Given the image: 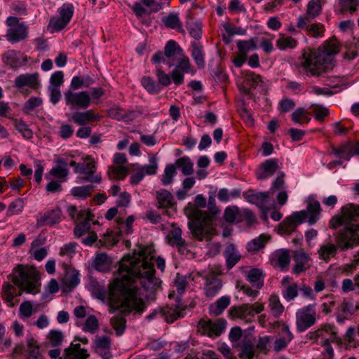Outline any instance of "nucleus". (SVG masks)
Returning a JSON list of instances; mask_svg holds the SVG:
<instances>
[{"label": "nucleus", "mask_w": 359, "mask_h": 359, "mask_svg": "<svg viewBox=\"0 0 359 359\" xmlns=\"http://www.w3.org/2000/svg\"><path fill=\"white\" fill-rule=\"evenodd\" d=\"M154 250L147 246L128 255L120 262L118 273L109 286L111 306L122 313L141 315L146 309L143 297L146 292H154L161 285L155 276Z\"/></svg>", "instance_id": "1"}, {"label": "nucleus", "mask_w": 359, "mask_h": 359, "mask_svg": "<svg viewBox=\"0 0 359 359\" xmlns=\"http://www.w3.org/2000/svg\"><path fill=\"white\" fill-rule=\"evenodd\" d=\"M329 225L332 229L344 226L339 231V245L343 250L359 245V205L348 203L341 207L340 213L331 218Z\"/></svg>", "instance_id": "2"}, {"label": "nucleus", "mask_w": 359, "mask_h": 359, "mask_svg": "<svg viewBox=\"0 0 359 359\" xmlns=\"http://www.w3.org/2000/svg\"><path fill=\"white\" fill-rule=\"evenodd\" d=\"M11 276L13 284L19 290L10 283L4 284L3 297L9 306L12 307L15 304L14 298L20 296L22 290L31 294H36L40 291V273L35 267L18 265L14 269Z\"/></svg>", "instance_id": "3"}, {"label": "nucleus", "mask_w": 359, "mask_h": 359, "mask_svg": "<svg viewBox=\"0 0 359 359\" xmlns=\"http://www.w3.org/2000/svg\"><path fill=\"white\" fill-rule=\"evenodd\" d=\"M339 51L336 39L327 41L318 50H305L299 58V65L307 74L318 76L332 66V56Z\"/></svg>", "instance_id": "4"}, {"label": "nucleus", "mask_w": 359, "mask_h": 359, "mask_svg": "<svg viewBox=\"0 0 359 359\" xmlns=\"http://www.w3.org/2000/svg\"><path fill=\"white\" fill-rule=\"evenodd\" d=\"M208 208L210 213L200 210L196 208L189 210L185 209L186 214L193 220L189 222V227L194 238L200 241H209L215 234L216 230L213 226V221L219 212V210L215 204V200H209Z\"/></svg>", "instance_id": "5"}, {"label": "nucleus", "mask_w": 359, "mask_h": 359, "mask_svg": "<svg viewBox=\"0 0 359 359\" xmlns=\"http://www.w3.org/2000/svg\"><path fill=\"white\" fill-rule=\"evenodd\" d=\"M264 309V304L255 302L252 304H245L240 306L231 307L229 313L231 318L248 323L252 322L255 314L260 313Z\"/></svg>", "instance_id": "6"}, {"label": "nucleus", "mask_w": 359, "mask_h": 359, "mask_svg": "<svg viewBox=\"0 0 359 359\" xmlns=\"http://www.w3.org/2000/svg\"><path fill=\"white\" fill-rule=\"evenodd\" d=\"M57 16L50 18L48 24L53 32H60L67 26L74 15V7L71 3H65L57 9Z\"/></svg>", "instance_id": "7"}, {"label": "nucleus", "mask_w": 359, "mask_h": 359, "mask_svg": "<svg viewBox=\"0 0 359 359\" xmlns=\"http://www.w3.org/2000/svg\"><path fill=\"white\" fill-rule=\"evenodd\" d=\"M316 321V304L305 306L296 313V326L299 332H303L313 326Z\"/></svg>", "instance_id": "8"}, {"label": "nucleus", "mask_w": 359, "mask_h": 359, "mask_svg": "<svg viewBox=\"0 0 359 359\" xmlns=\"http://www.w3.org/2000/svg\"><path fill=\"white\" fill-rule=\"evenodd\" d=\"M191 74L194 75L195 70L192 67L188 57L180 54L177 58V64L175 69L171 72V77L174 83L180 86L183 83L184 79V74Z\"/></svg>", "instance_id": "9"}, {"label": "nucleus", "mask_w": 359, "mask_h": 359, "mask_svg": "<svg viewBox=\"0 0 359 359\" xmlns=\"http://www.w3.org/2000/svg\"><path fill=\"white\" fill-rule=\"evenodd\" d=\"M96 162L90 156L83 158V162L79 163L76 173L84 174V179L92 183H100L102 180L100 174H95Z\"/></svg>", "instance_id": "10"}, {"label": "nucleus", "mask_w": 359, "mask_h": 359, "mask_svg": "<svg viewBox=\"0 0 359 359\" xmlns=\"http://www.w3.org/2000/svg\"><path fill=\"white\" fill-rule=\"evenodd\" d=\"M65 100L66 105L71 109H86L90 104L91 97L86 91L74 92L68 90L65 93Z\"/></svg>", "instance_id": "11"}, {"label": "nucleus", "mask_w": 359, "mask_h": 359, "mask_svg": "<svg viewBox=\"0 0 359 359\" xmlns=\"http://www.w3.org/2000/svg\"><path fill=\"white\" fill-rule=\"evenodd\" d=\"M226 321L224 319L216 320L201 319L198 322V330L202 334L210 337L219 336L225 330Z\"/></svg>", "instance_id": "12"}, {"label": "nucleus", "mask_w": 359, "mask_h": 359, "mask_svg": "<svg viewBox=\"0 0 359 359\" xmlns=\"http://www.w3.org/2000/svg\"><path fill=\"white\" fill-rule=\"evenodd\" d=\"M149 164L141 166L136 164V168L133 170L130 176V184L137 185L144 177L145 175H155L158 170V162L155 156H150L149 158Z\"/></svg>", "instance_id": "13"}, {"label": "nucleus", "mask_w": 359, "mask_h": 359, "mask_svg": "<svg viewBox=\"0 0 359 359\" xmlns=\"http://www.w3.org/2000/svg\"><path fill=\"white\" fill-rule=\"evenodd\" d=\"M337 328L332 324H322L320 327L312 332H309L306 334V338L309 340L317 341L321 339L320 342L336 341H337Z\"/></svg>", "instance_id": "14"}, {"label": "nucleus", "mask_w": 359, "mask_h": 359, "mask_svg": "<svg viewBox=\"0 0 359 359\" xmlns=\"http://www.w3.org/2000/svg\"><path fill=\"white\" fill-rule=\"evenodd\" d=\"M262 82L261 76L250 70L243 71L241 76L237 79L239 89L245 94L249 93Z\"/></svg>", "instance_id": "15"}, {"label": "nucleus", "mask_w": 359, "mask_h": 359, "mask_svg": "<svg viewBox=\"0 0 359 359\" xmlns=\"http://www.w3.org/2000/svg\"><path fill=\"white\" fill-rule=\"evenodd\" d=\"M304 212H294L278 225V233L289 235L296 231L297 227L304 222Z\"/></svg>", "instance_id": "16"}, {"label": "nucleus", "mask_w": 359, "mask_h": 359, "mask_svg": "<svg viewBox=\"0 0 359 359\" xmlns=\"http://www.w3.org/2000/svg\"><path fill=\"white\" fill-rule=\"evenodd\" d=\"M15 86L18 89L28 87L32 90H38L41 86L39 73L20 74L15 79Z\"/></svg>", "instance_id": "17"}, {"label": "nucleus", "mask_w": 359, "mask_h": 359, "mask_svg": "<svg viewBox=\"0 0 359 359\" xmlns=\"http://www.w3.org/2000/svg\"><path fill=\"white\" fill-rule=\"evenodd\" d=\"M332 153L338 158L349 161L355 155L359 156V142H347L332 148Z\"/></svg>", "instance_id": "18"}, {"label": "nucleus", "mask_w": 359, "mask_h": 359, "mask_svg": "<svg viewBox=\"0 0 359 359\" xmlns=\"http://www.w3.org/2000/svg\"><path fill=\"white\" fill-rule=\"evenodd\" d=\"M299 212H304L305 214L304 222L307 219V222L310 225H313L320 219L322 208L320 203L313 197L310 196L307 199L306 209Z\"/></svg>", "instance_id": "19"}, {"label": "nucleus", "mask_w": 359, "mask_h": 359, "mask_svg": "<svg viewBox=\"0 0 359 359\" xmlns=\"http://www.w3.org/2000/svg\"><path fill=\"white\" fill-rule=\"evenodd\" d=\"M29 36L28 27L25 22L17 24L15 27L7 29L5 37L12 44L26 40Z\"/></svg>", "instance_id": "20"}, {"label": "nucleus", "mask_w": 359, "mask_h": 359, "mask_svg": "<svg viewBox=\"0 0 359 359\" xmlns=\"http://www.w3.org/2000/svg\"><path fill=\"white\" fill-rule=\"evenodd\" d=\"M337 244L333 243L331 241L325 242L321 244L318 250V255L320 259L328 262L332 257H335L337 253L338 249L341 251H346L343 250L339 245V234L337 236Z\"/></svg>", "instance_id": "21"}, {"label": "nucleus", "mask_w": 359, "mask_h": 359, "mask_svg": "<svg viewBox=\"0 0 359 359\" xmlns=\"http://www.w3.org/2000/svg\"><path fill=\"white\" fill-rule=\"evenodd\" d=\"M156 199L157 201V208L165 210V212L170 215V210H175V201L172 194L166 189H160L156 191Z\"/></svg>", "instance_id": "22"}, {"label": "nucleus", "mask_w": 359, "mask_h": 359, "mask_svg": "<svg viewBox=\"0 0 359 359\" xmlns=\"http://www.w3.org/2000/svg\"><path fill=\"white\" fill-rule=\"evenodd\" d=\"M271 264L281 270H286L290 262V251L286 249H278L270 256Z\"/></svg>", "instance_id": "23"}, {"label": "nucleus", "mask_w": 359, "mask_h": 359, "mask_svg": "<svg viewBox=\"0 0 359 359\" xmlns=\"http://www.w3.org/2000/svg\"><path fill=\"white\" fill-rule=\"evenodd\" d=\"M101 116L98 114H95L92 109H89L85 111H75L74 112L70 118L74 123L79 126H84L86 124L98 121Z\"/></svg>", "instance_id": "24"}, {"label": "nucleus", "mask_w": 359, "mask_h": 359, "mask_svg": "<svg viewBox=\"0 0 359 359\" xmlns=\"http://www.w3.org/2000/svg\"><path fill=\"white\" fill-rule=\"evenodd\" d=\"M81 217H83V219H80L76 222V225L74 228V234L77 237H81L90 229L91 222L93 221V215L89 211H83L79 214Z\"/></svg>", "instance_id": "25"}, {"label": "nucleus", "mask_w": 359, "mask_h": 359, "mask_svg": "<svg viewBox=\"0 0 359 359\" xmlns=\"http://www.w3.org/2000/svg\"><path fill=\"white\" fill-rule=\"evenodd\" d=\"M62 211L60 208H55L44 212L37 219L38 226L50 225L52 226L59 223L61 219Z\"/></svg>", "instance_id": "26"}, {"label": "nucleus", "mask_w": 359, "mask_h": 359, "mask_svg": "<svg viewBox=\"0 0 359 359\" xmlns=\"http://www.w3.org/2000/svg\"><path fill=\"white\" fill-rule=\"evenodd\" d=\"M282 294L285 300L287 302L294 299L298 295V286L296 283L293 281L292 278L285 276L283 278L282 281Z\"/></svg>", "instance_id": "27"}, {"label": "nucleus", "mask_w": 359, "mask_h": 359, "mask_svg": "<svg viewBox=\"0 0 359 359\" xmlns=\"http://www.w3.org/2000/svg\"><path fill=\"white\" fill-rule=\"evenodd\" d=\"M88 357L87 351L81 348L79 343H72L70 346L65 349L63 358L60 359H86Z\"/></svg>", "instance_id": "28"}, {"label": "nucleus", "mask_w": 359, "mask_h": 359, "mask_svg": "<svg viewBox=\"0 0 359 359\" xmlns=\"http://www.w3.org/2000/svg\"><path fill=\"white\" fill-rule=\"evenodd\" d=\"M56 165L49 171V175L60 179H65L69 174L68 161L60 158L55 161Z\"/></svg>", "instance_id": "29"}, {"label": "nucleus", "mask_w": 359, "mask_h": 359, "mask_svg": "<svg viewBox=\"0 0 359 359\" xmlns=\"http://www.w3.org/2000/svg\"><path fill=\"white\" fill-rule=\"evenodd\" d=\"M97 352L102 355L104 359H109L111 357L110 347L111 339L109 337H97L95 340Z\"/></svg>", "instance_id": "30"}, {"label": "nucleus", "mask_w": 359, "mask_h": 359, "mask_svg": "<svg viewBox=\"0 0 359 359\" xmlns=\"http://www.w3.org/2000/svg\"><path fill=\"white\" fill-rule=\"evenodd\" d=\"M191 55L194 61L199 69H203L205 67V55L203 46L200 43L195 41L191 43Z\"/></svg>", "instance_id": "31"}, {"label": "nucleus", "mask_w": 359, "mask_h": 359, "mask_svg": "<svg viewBox=\"0 0 359 359\" xmlns=\"http://www.w3.org/2000/svg\"><path fill=\"white\" fill-rule=\"evenodd\" d=\"M293 335L289 330V327L283 324L281 337L277 339L274 342V350L279 352L286 348L288 344L292 341Z\"/></svg>", "instance_id": "32"}, {"label": "nucleus", "mask_w": 359, "mask_h": 359, "mask_svg": "<svg viewBox=\"0 0 359 359\" xmlns=\"http://www.w3.org/2000/svg\"><path fill=\"white\" fill-rule=\"evenodd\" d=\"M222 282L217 277H210L206 279L204 286L205 294L208 297H215L222 289Z\"/></svg>", "instance_id": "33"}, {"label": "nucleus", "mask_w": 359, "mask_h": 359, "mask_svg": "<svg viewBox=\"0 0 359 359\" xmlns=\"http://www.w3.org/2000/svg\"><path fill=\"white\" fill-rule=\"evenodd\" d=\"M20 55V52L8 50L2 55V62L12 69L19 68L23 65Z\"/></svg>", "instance_id": "34"}, {"label": "nucleus", "mask_w": 359, "mask_h": 359, "mask_svg": "<svg viewBox=\"0 0 359 359\" xmlns=\"http://www.w3.org/2000/svg\"><path fill=\"white\" fill-rule=\"evenodd\" d=\"M62 283L65 290H71L75 287L79 283V273L72 269H68L62 279Z\"/></svg>", "instance_id": "35"}, {"label": "nucleus", "mask_w": 359, "mask_h": 359, "mask_svg": "<svg viewBox=\"0 0 359 359\" xmlns=\"http://www.w3.org/2000/svg\"><path fill=\"white\" fill-rule=\"evenodd\" d=\"M230 303L231 298L229 296H222L215 303L210 305L209 313L211 315L219 316L229 306Z\"/></svg>", "instance_id": "36"}, {"label": "nucleus", "mask_w": 359, "mask_h": 359, "mask_svg": "<svg viewBox=\"0 0 359 359\" xmlns=\"http://www.w3.org/2000/svg\"><path fill=\"white\" fill-rule=\"evenodd\" d=\"M184 310H180L179 307L166 306L160 311V314L165 318L166 322L171 323L179 318L184 317Z\"/></svg>", "instance_id": "37"}, {"label": "nucleus", "mask_w": 359, "mask_h": 359, "mask_svg": "<svg viewBox=\"0 0 359 359\" xmlns=\"http://www.w3.org/2000/svg\"><path fill=\"white\" fill-rule=\"evenodd\" d=\"M278 169V161L276 158L266 160L260 167V177L266 178L273 175Z\"/></svg>", "instance_id": "38"}, {"label": "nucleus", "mask_w": 359, "mask_h": 359, "mask_svg": "<svg viewBox=\"0 0 359 359\" xmlns=\"http://www.w3.org/2000/svg\"><path fill=\"white\" fill-rule=\"evenodd\" d=\"M225 258L228 269H232L240 260L241 256L235 245L230 244L225 250Z\"/></svg>", "instance_id": "39"}, {"label": "nucleus", "mask_w": 359, "mask_h": 359, "mask_svg": "<svg viewBox=\"0 0 359 359\" xmlns=\"http://www.w3.org/2000/svg\"><path fill=\"white\" fill-rule=\"evenodd\" d=\"M291 119L296 124L306 125L311 120V113L303 107H299L292 113Z\"/></svg>", "instance_id": "40"}, {"label": "nucleus", "mask_w": 359, "mask_h": 359, "mask_svg": "<svg viewBox=\"0 0 359 359\" xmlns=\"http://www.w3.org/2000/svg\"><path fill=\"white\" fill-rule=\"evenodd\" d=\"M247 280L257 289H261L264 285V275L258 269H251L246 272Z\"/></svg>", "instance_id": "41"}, {"label": "nucleus", "mask_w": 359, "mask_h": 359, "mask_svg": "<svg viewBox=\"0 0 359 359\" xmlns=\"http://www.w3.org/2000/svg\"><path fill=\"white\" fill-rule=\"evenodd\" d=\"M297 45L298 41L296 39L282 34H280V37L276 40V46L280 50L294 49Z\"/></svg>", "instance_id": "42"}, {"label": "nucleus", "mask_w": 359, "mask_h": 359, "mask_svg": "<svg viewBox=\"0 0 359 359\" xmlns=\"http://www.w3.org/2000/svg\"><path fill=\"white\" fill-rule=\"evenodd\" d=\"M15 128L21 134L25 140H30L33 137V131L22 118H13Z\"/></svg>", "instance_id": "43"}, {"label": "nucleus", "mask_w": 359, "mask_h": 359, "mask_svg": "<svg viewBox=\"0 0 359 359\" xmlns=\"http://www.w3.org/2000/svg\"><path fill=\"white\" fill-rule=\"evenodd\" d=\"M175 165V168H180L184 175H190L194 172V163L187 156L177 159Z\"/></svg>", "instance_id": "44"}, {"label": "nucleus", "mask_w": 359, "mask_h": 359, "mask_svg": "<svg viewBox=\"0 0 359 359\" xmlns=\"http://www.w3.org/2000/svg\"><path fill=\"white\" fill-rule=\"evenodd\" d=\"M78 326H81L83 332L95 334L99 329V320L94 315H90L87 317L86 321L83 324L76 322Z\"/></svg>", "instance_id": "45"}, {"label": "nucleus", "mask_w": 359, "mask_h": 359, "mask_svg": "<svg viewBox=\"0 0 359 359\" xmlns=\"http://www.w3.org/2000/svg\"><path fill=\"white\" fill-rule=\"evenodd\" d=\"M110 265L111 261L106 254L100 253L96 255L93 266L97 271L106 272L109 270Z\"/></svg>", "instance_id": "46"}, {"label": "nucleus", "mask_w": 359, "mask_h": 359, "mask_svg": "<svg viewBox=\"0 0 359 359\" xmlns=\"http://www.w3.org/2000/svg\"><path fill=\"white\" fill-rule=\"evenodd\" d=\"M269 308L270 313L275 317L280 316L284 311V306L281 304L279 297L276 294H271L269 299Z\"/></svg>", "instance_id": "47"}, {"label": "nucleus", "mask_w": 359, "mask_h": 359, "mask_svg": "<svg viewBox=\"0 0 359 359\" xmlns=\"http://www.w3.org/2000/svg\"><path fill=\"white\" fill-rule=\"evenodd\" d=\"M255 353V348L254 344L250 340L247 339L242 342L241 345V352L239 357L241 359H252Z\"/></svg>", "instance_id": "48"}, {"label": "nucleus", "mask_w": 359, "mask_h": 359, "mask_svg": "<svg viewBox=\"0 0 359 359\" xmlns=\"http://www.w3.org/2000/svg\"><path fill=\"white\" fill-rule=\"evenodd\" d=\"M270 236L266 234H262L259 237L253 239L247 245V249L250 252H256L263 248L266 243L269 241Z\"/></svg>", "instance_id": "49"}, {"label": "nucleus", "mask_w": 359, "mask_h": 359, "mask_svg": "<svg viewBox=\"0 0 359 359\" xmlns=\"http://www.w3.org/2000/svg\"><path fill=\"white\" fill-rule=\"evenodd\" d=\"M128 168L123 165H111L109 168L108 175L111 180H123L128 174Z\"/></svg>", "instance_id": "50"}, {"label": "nucleus", "mask_w": 359, "mask_h": 359, "mask_svg": "<svg viewBox=\"0 0 359 359\" xmlns=\"http://www.w3.org/2000/svg\"><path fill=\"white\" fill-rule=\"evenodd\" d=\"M163 22L165 27L175 29L177 32H184L182 24L177 14L170 13L168 16L163 18Z\"/></svg>", "instance_id": "51"}, {"label": "nucleus", "mask_w": 359, "mask_h": 359, "mask_svg": "<svg viewBox=\"0 0 359 359\" xmlns=\"http://www.w3.org/2000/svg\"><path fill=\"white\" fill-rule=\"evenodd\" d=\"M141 84L150 94H157L161 90L160 85L150 76H143L141 79Z\"/></svg>", "instance_id": "52"}, {"label": "nucleus", "mask_w": 359, "mask_h": 359, "mask_svg": "<svg viewBox=\"0 0 359 359\" xmlns=\"http://www.w3.org/2000/svg\"><path fill=\"white\" fill-rule=\"evenodd\" d=\"M322 0H311L306 6V15L313 20L317 18L322 11Z\"/></svg>", "instance_id": "53"}, {"label": "nucleus", "mask_w": 359, "mask_h": 359, "mask_svg": "<svg viewBox=\"0 0 359 359\" xmlns=\"http://www.w3.org/2000/svg\"><path fill=\"white\" fill-rule=\"evenodd\" d=\"M122 233L118 230L107 231L104 234L103 242L107 247H112L116 245L121 239Z\"/></svg>", "instance_id": "54"}, {"label": "nucleus", "mask_w": 359, "mask_h": 359, "mask_svg": "<svg viewBox=\"0 0 359 359\" xmlns=\"http://www.w3.org/2000/svg\"><path fill=\"white\" fill-rule=\"evenodd\" d=\"M237 48L240 53L245 55L248 52L255 50L257 48V41L255 39L251 38L249 40H239L237 41Z\"/></svg>", "instance_id": "55"}, {"label": "nucleus", "mask_w": 359, "mask_h": 359, "mask_svg": "<svg viewBox=\"0 0 359 359\" xmlns=\"http://www.w3.org/2000/svg\"><path fill=\"white\" fill-rule=\"evenodd\" d=\"M140 2H135L133 7L132 10L135 13L137 16H142L146 13V9L144 6L151 8L155 6L156 1L155 0H140Z\"/></svg>", "instance_id": "56"}, {"label": "nucleus", "mask_w": 359, "mask_h": 359, "mask_svg": "<svg viewBox=\"0 0 359 359\" xmlns=\"http://www.w3.org/2000/svg\"><path fill=\"white\" fill-rule=\"evenodd\" d=\"M310 109L313 113L315 119L318 122H323L325 118L329 115V109L320 104H313Z\"/></svg>", "instance_id": "57"}, {"label": "nucleus", "mask_w": 359, "mask_h": 359, "mask_svg": "<svg viewBox=\"0 0 359 359\" xmlns=\"http://www.w3.org/2000/svg\"><path fill=\"white\" fill-rule=\"evenodd\" d=\"M110 324L116 334L121 336L125 331L126 320L121 315L115 316L111 318Z\"/></svg>", "instance_id": "58"}, {"label": "nucleus", "mask_w": 359, "mask_h": 359, "mask_svg": "<svg viewBox=\"0 0 359 359\" xmlns=\"http://www.w3.org/2000/svg\"><path fill=\"white\" fill-rule=\"evenodd\" d=\"M43 100L39 97H32L22 106V111L25 114L32 113L36 108L41 106Z\"/></svg>", "instance_id": "59"}, {"label": "nucleus", "mask_w": 359, "mask_h": 359, "mask_svg": "<svg viewBox=\"0 0 359 359\" xmlns=\"http://www.w3.org/2000/svg\"><path fill=\"white\" fill-rule=\"evenodd\" d=\"M135 218L133 215L128 216L125 221L118 218L117 224L119 226L118 230L123 234H130L133 233V224Z\"/></svg>", "instance_id": "60"}, {"label": "nucleus", "mask_w": 359, "mask_h": 359, "mask_svg": "<svg viewBox=\"0 0 359 359\" xmlns=\"http://www.w3.org/2000/svg\"><path fill=\"white\" fill-rule=\"evenodd\" d=\"M176 174L175 165L173 164H168L164 169L163 174L161 177V182L163 185L167 186L170 184L173 181V177Z\"/></svg>", "instance_id": "61"}, {"label": "nucleus", "mask_w": 359, "mask_h": 359, "mask_svg": "<svg viewBox=\"0 0 359 359\" xmlns=\"http://www.w3.org/2000/svg\"><path fill=\"white\" fill-rule=\"evenodd\" d=\"M240 216L239 208L236 205H230L225 208L224 219L228 223H233Z\"/></svg>", "instance_id": "62"}, {"label": "nucleus", "mask_w": 359, "mask_h": 359, "mask_svg": "<svg viewBox=\"0 0 359 359\" xmlns=\"http://www.w3.org/2000/svg\"><path fill=\"white\" fill-rule=\"evenodd\" d=\"M93 189L91 185L75 187L71 189V194L74 197L86 198L90 196Z\"/></svg>", "instance_id": "63"}, {"label": "nucleus", "mask_w": 359, "mask_h": 359, "mask_svg": "<svg viewBox=\"0 0 359 359\" xmlns=\"http://www.w3.org/2000/svg\"><path fill=\"white\" fill-rule=\"evenodd\" d=\"M180 52H182V49L173 40L168 41L164 48V54L168 58H172L177 53L180 55Z\"/></svg>", "instance_id": "64"}]
</instances>
